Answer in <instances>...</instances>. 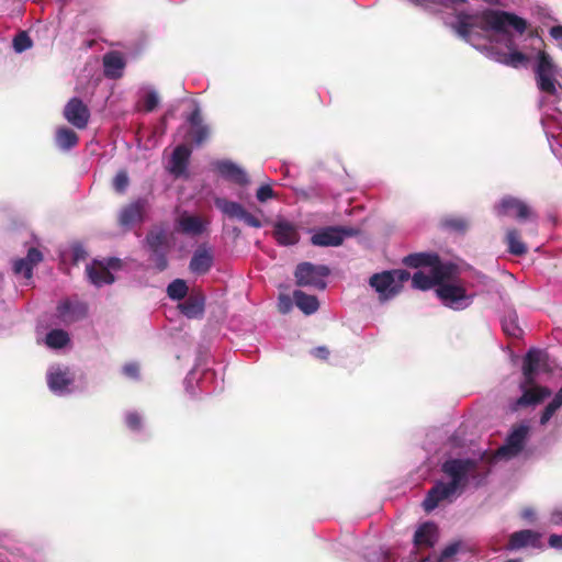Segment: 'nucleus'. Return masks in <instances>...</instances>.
I'll list each match as a JSON object with an SVG mask.
<instances>
[{
    "label": "nucleus",
    "mask_w": 562,
    "mask_h": 562,
    "mask_svg": "<svg viewBox=\"0 0 562 562\" xmlns=\"http://www.w3.org/2000/svg\"><path fill=\"white\" fill-rule=\"evenodd\" d=\"M477 468L479 462L473 459L446 460L441 465V471L450 477V482L438 481L428 491L423 502L425 512H432L442 501L450 498L458 491L462 492L467 487L470 477L475 479L477 476Z\"/></svg>",
    "instance_id": "f257e3e1"
},
{
    "label": "nucleus",
    "mask_w": 562,
    "mask_h": 562,
    "mask_svg": "<svg viewBox=\"0 0 562 562\" xmlns=\"http://www.w3.org/2000/svg\"><path fill=\"white\" fill-rule=\"evenodd\" d=\"M507 26H513V30L521 35L526 32L528 22L512 12L487 9L481 15L460 13L452 29L460 37L469 42L474 29H480L484 32L492 31L496 34H506Z\"/></svg>",
    "instance_id": "f03ea898"
},
{
    "label": "nucleus",
    "mask_w": 562,
    "mask_h": 562,
    "mask_svg": "<svg viewBox=\"0 0 562 562\" xmlns=\"http://www.w3.org/2000/svg\"><path fill=\"white\" fill-rule=\"evenodd\" d=\"M535 74L539 90L547 94L554 95L557 93L555 83L558 68L551 56L544 50L538 53Z\"/></svg>",
    "instance_id": "7ed1b4c3"
},
{
    "label": "nucleus",
    "mask_w": 562,
    "mask_h": 562,
    "mask_svg": "<svg viewBox=\"0 0 562 562\" xmlns=\"http://www.w3.org/2000/svg\"><path fill=\"white\" fill-rule=\"evenodd\" d=\"M360 234L359 228L348 226H326L316 231L311 243L317 247H338L342 245L346 237H353Z\"/></svg>",
    "instance_id": "20e7f679"
},
{
    "label": "nucleus",
    "mask_w": 562,
    "mask_h": 562,
    "mask_svg": "<svg viewBox=\"0 0 562 562\" xmlns=\"http://www.w3.org/2000/svg\"><path fill=\"white\" fill-rule=\"evenodd\" d=\"M330 270L327 266L319 265L315 266L311 262H302L297 265L294 276L296 284L300 286H314L319 290L326 288V282L323 278L329 276Z\"/></svg>",
    "instance_id": "39448f33"
},
{
    "label": "nucleus",
    "mask_w": 562,
    "mask_h": 562,
    "mask_svg": "<svg viewBox=\"0 0 562 562\" xmlns=\"http://www.w3.org/2000/svg\"><path fill=\"white\" fill-rule=\"evenodd\" d=\"M494 210L497 216H510L518 222L536 218V214L527 203L510 195L504 196Z\"/></svg>",
    "instance_id": "423d86ee"
},
{
    "label": "nucleus",
    "mask_w": 562,
    "mask_h": 562,
    "mask_svg": "<svg viewBox=\"0 0 562 562\" xmlns=\"http://www.w3.org/2000/svg\"><path fill=\"white\" fill-rule=\"evenodd\" d=\"M529 427L527 425L514 426L505 443L497 449L496 457L510 459L518 456L525 447Z\"/></svg>",
    "instance_id": "0eeeda50"
},
{
    "label": "nucleus",
    "mask_w": 562,
    "mask_h": 562,
    "mask_svg": "<svg viewBox=\"0 0 562 562\" xmlns=\"http://www.w3.org/2000/svg\"><path fill=\"white\" fill-rule=\"evenodd\" d=\"M215 206L229 218H238L241 220L246 225L255 228H260L262 226L261 221L249 213L240 203L228 201L224 198H216Z\"/></svg>",
    "instance_id": "6e6552de"
},
{
    "label": "nucleus",
    "mask_w": 562,
    "mask_h": 562,
    "mask_svg": "<svg viewBox=\"0 0 562 562\" xmlns=\"http://www.w3.org/2000/svg\"><path fill=\"white\" fill-rule=\"evenodd\" d=\"M547 353L540 349H530L526 353L522 363L524 386L535 384L538 372L547 369Z\"/></svg>",
    "instance_id": "1a4fd4ad"
},
{
    "label": "nucleus",
    "mask_w": 562,
    "mask_h": 562,
    "mask_svg": "<svg viewBox=\"0 0 562 562\" xmlns=\"http://www.w3.org/2000/svg\"><path fill=\"white\" fill-rule=\"evenodd\" d=\"M438 297L442 303L451 308L459 310L469 305L470 296L467 295L465 289L453 283L440 284L436 289Z\"/></svg>",
    "instance_id": "9d476101"
},
{
    "label": "nucleus",
    "mask_w": 562,
    "mask_h": 562,
    "mask_svg": "<svg viewBox=\"0 0 562 562\" xmlns=\"http://www.w3.org/2000/svg\"><path fill=\"white\" fill-rule=\"evenodd\" d=\"M65 119L75 127L83 130L90 119L88 106L79 98H71L64 108Z\"/></svg>",
    "instance_id": "9b49d317"
},
{
    "label": "nucleus",
    "mask_w": 562,
    "mask_h": 562,
    "mask_svg": "<svg viewBox=\"0 0 562 562\" xmlns=\"http://www.w3.org/2000/svg\"><path fill=\"white\" fill-rule=\"evenodd\" d=\"M439 539L438 526L432 521H425L418 526L414 533L413 543L417 551L434 548Z\"/></svg>",
    "instance_id": "f8f14e48"
},
{
    "label": "nucleus",
    "mask_w": 562,
    "mask_h": 562,
    "mask_svg": "<svg viewBox=\"0 0 562 562\" xmlns=\"http://www.w3.org/2000/svg\"><path fill=\"white\" fill-rule=\"evenodd\" d=\"M272 236L280 246H293L300 241L297 226L286 220L273 223Z\"/></svg>",
    "instance_id": "ddd939ff"
},
{
    "label": "nucleus",
    "mask_w": 562,
    "mask_h": 562,
    "mask_svg": "<svg viewBox=\"0 0 562 562\" xmlns=\"http://www.w3.org/2000/svg\"><path fill=\"white\" fill-rule=\"evenodd\" d=\"M369 283L384 300L395 296L400 292L401 288L398 283H395L394 273L391 271L373 274L370 278Z\"/></svg>",
    "instance_id": "4468645a"
},
{
    "label": "nucleus",
    "mask_w": 562,
    "mask_h": 562,
    "mask_svg": "<svg viewBox=\"0 0 562 562\" xmlns=\"http://www.w3.org/2000/svg\"><path fill=\"white\" fill-rule=\"evenodd\" d=\"M540 538L541 535L539 532L530 529H524L513 532L509 536L508 542L506 544V550L514 551L526 547L540 549L542 547Z\"/></svg>",
    "instance_id": "2eb2a0df"
},
{
    "label": "nucleus",
    "mask_w": 562,
    "mask_h": 562,
    "mask_svg": "<svg viewBox=\"0 0 562 562\" xmlns=\"http://www.w3.org/2000/svg\"><path fill=\"white\" fill-rule=\"evenodd\" d=\"M213 261L214 256L212 250L205 245H200L193 252L189 268L193 273L203 276L211 270Z\"/></svg>",
    "instance_id": "dca6fc26"
},
{
    "label": "nucleus",
    "mask_w": 562,
    "mask_h": 562,
    "mask_svg": "<svg viewBox=\"0 0 562 562\" xmlns=\"http://www.w3.org/2000/svg\"><path fill=\"white\" fill-rule=\"evenodd\" d=\"M57 317L64 323H72L83 318L88 308L85 303L65 300L57 305Z\"/></svg>",
    "instance_id": "f3484780"
},
{
    "label": "nucleus",
    "mask_w": 562,
    "mask_h": 562,
    "mask_svg": "<svg viewBox=\"0 0 562 562\" xmlns=\"http://www.w3.org/2000/svg\"><path fill=\"white\" fill-rule=\"evenodd\" d=\"M43 260V254L35 247H31L25 258L16 259L13 262V272L22 274L30 280L33 277V268Z\"/></svg>",
    "instance_id": "a211bd4d"
},
{
    "label": "nucleus",
    "mask_w": 562,
    "mask_h": 562,
    "mask_svg": "<svg viewBox=\"0 0 562 562\" xmlns=\"http://www.w3.org/2000/svg\"><path fill=\"white\" fill-rule=\"evenodd\" d=\"M191 149L184 145H178L170 157L168 170L175 177H181L187 172Z\"/></svg>",
    "instance_id": "6ab92c4d"
},
{
    "label": "nucleus",
    "mask_w": 562,
    "mask_h": 562,
    "mask_svg": "<svg viewBox=\"0 0 562 562\" xmlns=\"http://www.w3.org/2000/svg\"><path fill=\"white\" fill-rule=\"evenodd\" d=\"M86 272L90 282L99 288L104 284H112L115 281L114 276L111 271H108L102 260H93L87 266Z\"/></svg>",
    "instance_id": "aec40b11"
},
{
    "label": "nucleus",
    "mask_w": 562,
    "mask_h": 562,
    "mask_svg": "<svg viewBox=\"0 0 562 562\" xmlns=\"http://www.w3.org/2000/svg\"><path fill=\"white\" fill-rule=\"evenodd\" d=\"M205 296L201 292H192L179 304L181 313L188 318H200L204 314Z\"/></svg>",
    "instance_id": "412c9836"
},
{
    "label": "nucleus",
    "mask_w": 562,
    "mask_h": 562,
    "mask_svg": "<svg viewBox=\"0 0 562 562\" xmlns=\"http://www.w3.org/2000/svg\"><path fill=\"white\" fill-rule=\"evenodd\" d=\"M215 169L223 178L233 181L236 184L245 186L248 183V177L246 172L229 160L216 161Z\"/></svg>",
    "instance_id": "4be33fe9"
},
{
    "label": "nucleus",
    "mask_w": 562,
    "mask_h": 562,
    "mask_svg": "<svg viewBox=\"0 0 562 562\" xmlns=\"http://www.w3.org/2000/svg\"><path fill=\"white\" fill-rule=\"evenodd\" d=\"M521 389L524 390V393L516 402L518 406L536 405L551 395V391L548 387L536 385V383L524 386L522 382Z\"/></svg>",
    "instance_id": "5701e85b"
},
{
    "label": "nucleus",
    "mask_w": 562,
    "mask_h": 562,
    "mask_svg": "<svg viewBox=\"0 0 562 562\" xmlns=\"http://www.w3.org/2000/svg\"><path fill=\"white\" fill-rule=\"evenodd\" d=\"M145 209V201L138 200L124 206L119 216L121 226L130 227L143 221V213Z\"/></svg>",
    "instance_id": "b1692460"
},
{
    "label": "nucleus",
    "mask_w": 562,
    "mask_h": 562,
    "mask_svg": "<svg viewBox=\"0 0 562 562\" xmlns=\"http://www.w3.org/2000/svg\"><path fill=\"white\" fill-rule=\"evenodd\" d=\"M104 75L111 79H119L123 76L125 60L121 53L110 52L103 56Z\"/></svg>",
    "instance_id": "393cba45"
},
{
    "label": "nucleus",
    "mask_w": 562,
    "mask_h": 562,
    "mask_svg": "<svg viewBox=\"0 0 562 562\" xmlns=\"http://www.w3.org/2000/svg\"><path fill=\"white\" fill-rule=\"evenodd\" d=\"M179 232L187 235L198 236L205 229V224L200 216L182 215L178 221Z\"/></svg>",
    "instance_id": "a878e982"
},
{
    "label": "nucleus",
    "mask_w": 562,
    "mask_h": 562,
    "mask_svg": "<svg viewBox=\"0 0 562 562\" xmlns=\"http://www.w3.org/2000/svg\"><path fill=\"white\" fill-rule=\"evenodd\" d=\"M293 300L295 305L306 315L315 313L319 307L318 300L315 295L306 294L301 290L293 292Z\"/></svg>",
    "instance_id": "bb28decb"
},
{
    "label": "nucleus",
    "mask_w": 562,
    "mask_h": 562,
    "mask_svg": "<svg viewBox=\"0 0 562 562\" xmlns=\"http://www.w3.org/2000/svg\"><path fill=\"white\" fill-rule=\"evenodd\" d=\"M505 243L508 251L515 256H524L527 254L528 248L520 238V233L516 228H509L505 235Z\"/></svg>",
    "instance_id": "cd10ccee"
},
{
    "label": "nucleus",
    "mask_w": 562,
    "mask_h": 562,
    "mask_svg": "<svg viewBox=\"0 0 562 562\" xmlns=\"http://www.w3.org/2000/svg\"><path fill=\"white\" fill-rule=\"evenodd\" d=\"M72 381L74 379L70 376L69 372L60 369L50 372L47 376L48 386L54 392L65 391Z\"/></svg>",
    "instance_id": "c85d7f7f"
},
{
    "label": "nucleus",
    "mask_w": 562,
    "mask_h": 562,
    "mask_svg": "<svg viewBox=\"0 0 562 562\" xmlns=\"http://www.w3.org/2000/svg\"><path fill=\"white\" fill-rule=\"evenodd\" d=\"M495 60L513 68H519L528 63V56L519 50H513L509 53L496 52Z\"/></svg>",
    "instance_id": "c756f323"
},
{
    "label": "nucleus",
    "mask_w": 562,
    "mask_h": 562,
    "mask_svg": "<svg viewBox=\"0 0 562 562\" xmlns=\"http://www.w3.org/2000/svg\"><path fill=\"white\" fill-rule=\"evenodd\" d=\"M403 262L411 268L430 267V265L438 262L437 254L417 252L406 256Z\"/></svg>",
    "instance_id": "7c9ffc66"
},
{
    "label": "nucleus",
    "mask_w": 562,
    "mask_h": 562,
    "mask_svg": "<svg viewBox=\"0 0 562 562\" xmlns=\"http://www.w3.org/2000/svg\"><path fill=\"white\" fill-rule=\"evenodd\" d=\"M55 138H56L57 146L65 150L75 147L79 142V137H78L77 133L75 131H72L71 128H68L65 126L59 127L56 131Z\"/></svg>",
    "instance_id": "2f4dec72"
},
{
    "label": "nucleus",
    "mask_w": 562,
    "mask_h": 562,
    "mask_svg": "<svg viewBox=\"0 0 562 562\" xmlns=\"http://www.w3.org/2000/svg\"><path fill=\"white\" fill-rule=\"evenodd\" d=\"M452 274V266L451 265H443L440 261V258L438 257V262L430 265V277L434 279V284L437 285V288L440 284H445L443 282L446 279H449Z\"/></svg>",
    "instance_id": "473e14b6"
},
{
    "label": "nucleus",
    "mask_w": 562,
    "mask_h": 562,
    "mask_svg": "<svg viewBox=\"0 0 562 562\" xmlns=\"http://www.w3.org/2000/svg\"><path fill=\"white\" fill-rule=\"evenodd\" d=\"M441 226L450 232L463 234L469 228V222L461 216H447L442 218Z\"/></svg>",
    "instance_id": "72a5a7b5"
},
{
    "label": "nucleus",
    "mask_w": 562,
    "mask_h": 562,
    "mask_svg": "<svg viewBox=\"0 0 562 562\" xmlns=\"http://www.w3.org/2000/svg\"><path fill=\"white\" fill-rule=\"evenodd\" d=\"M146 243L151 251L165 250L167 236L164 231H150L146 236Z\"/></svg>",
    "instance_id": "f704fd0d"
},
{
    "label": "nucleus",
    "mask_w": 562,
    "mask_h": 562,
    "mask_svg": "<svg viewBox=\"0 0 562 562\" xmlns=\"http://www.w3.org/2000/svg\"><path fill=\"white\" fill-rule=\"evenodd\" d=\"M69 341L68 334L63 329H53L46 335V344L50 348H63Z\"/></svg>",
    "instance_id": "c9c22d12"
},
{
    "label": "nucleus",
    "mask_w": 562,
    "mask_h": 562,
    "mask_svg": "<svg viewBox=\"0 0 562 562\" xmlns=\"http://www.w3.org/2000/svg\"><path fill=\"white\" fill-rule=\"evenodd\" d=\"M188 285L184 280L176 279L167 288V294L171 300L180 301L188 294Z\"/></svg>",
    "instance_id": "e433bc0d"
},
{
    "label": "nucleus",
    "mask_w": 562,
    "mask_h": 562,
    "mask_svg": "<svg viewBox=\"0 0 562 562\" xmlns=\"http://www.w3.org/2000/svg\"><path fill=\"white\" fill-rule=\"evenodd\" d=\"M210 127L207 125L191 127L188 136L192 144L202 146L210 138Z\"/></svg>",
    "instance_id": "4c0bfd02"
},
{
    "label": "nucleus",
    "mask_w": 562,
    "mask_h": 562,
    "mask_svg": "<svg viewBox=\"0 0 562 562\" xmlns=\"http://www.w3.org/2000/svg\"><path fill=\"white\" fill-rule=\"evenodd\" d=\"M502 328L509 337L518 338L521 335V329L518 326L517 317L515 315H509L508 317L503 318Z\"/></svg>",
    "instance_id": "58836bf2"
},
{
    "label": "nucleus",
    "mask_w": 562,
    "mask_h": 562,
    "mask_svg": "<svg viewBox=\"0 0 562 562\" xmlns=\"http://www.w3.org/2000/svg\"><path fill=\"white\" fill-rule=\"evenodd\" d=\"M412 285L413 288L419 290H428L435 286L434 279H431L430 274H426L423 271H417L414 273L412 278Z\"/></svg>",
    "instance_id": "ea45409f"
},
{
    "label": "nucleus",
    "mask_w": 562,
    "mask_h": 562,
    "mask_svg": "<svg viewBox=\"0 0 562 562\" xmlns=\"http://www.w3.org/2000/svg\"><path fill=\"white\" fill-rule=\"evenodd\" d=\"M33 42L26 32L18 33L13 38V48L16 53H22L31 48Z\"/></svg>",
    "instance_id": "a19ab883"
},
{
    "label": "nucleus",
    "mask_w": 562,
    "mask_h": 562,
    "mask_svg": "<svg viewBox=\"0 0 562 562\" xmlns=\"http://www.w3.org/2000/svg\"><path fill=\"white\" fill-rule=\"evenodd\" d=\"M459 550L460 542L450 543L435 559V562H453V558L459 552Z\"/></svg>",
    "instance_id": "79ce46f5"
},
{
    "label": "nucleus",
    "mask_w": 562,
    "mask_h": 562,
    "mask_svg": "<svg viewBox=\"0 0 562 562\" xmlns=\"http://www.w3.org/2000/svg\"><path fill=\"white\" fill-rule=\"evenodd\" d=\"M128 184H130V179H128L127 172L125 170L119 171L112 181L113 189L117 193H124L125 190L127 189Z\"/></svg>",
    "instance_id": "37998d69"
},
{
    "label": "nucleus",
    "mask_w": 562,
    "mask_h": 562,
    "mask_svg": "<svg viewBox=\"0 0 562 562\" xmlns=\"http://www.w3.org/2000/svg\"><path fill=\"white\" fill-rule=\"evenodd\" d=\"M151 260L158 271H164L168 267V259L165 250L151 251Z\"/></svg>",
    "instance_id": "c03bdc74"
},
{
    "label": "nucleus",
    "mask_w": 562,
    "mask_h": 562,
    "mask_svg": "<svg viewBox=\"0 0 562 562\" xmlns=\"http://www.w3.org/2000/svg\"><path fill=\"white\" fill-rule=\"evenodd\" d=\"M125 423L126 426L133 431H137L142 428V417L137 412L127 413Z\"/></svg>",
    "instance_id": "a18cd8bd"
},
{
    "label": "nucleus",
    "mask_w": 562,
    "mask_h": 562,
    "mask_svg": "<svg viewBox=\"0 0 562 562\" xmlns=\"http://www.w3.org/2000/svg\"><path fill=\"white\" fill-rule=\"evenodd\" d=\"M159 103L158 94L155 91H149L144 99V110L153 112Z\"/></svg>",
    "instance_id": "49530a36"
},
{
    "label": "nucleus",
    "mask_w": 562,
    "mask_h": 562,
    "mask_svg": "<svg viewBox=\"0 0 562 562\" xmlns=\"http://www.w3.org/2000/svg\"><path fill=\"white\" fill-rule=\"evenodd\" d=\"M274 196V191L272 190L271 186L263 184L259 187V189L256 192V198L260 202H266L269 199H272Z\"/></svg>",
    "instance_id": "de8ad7c7"
},
{
    "label": "nucleus",
    "mask_w": 562,
    "mask_h": 562,
    "mask_svg": "<svg viewBox=\"0 0 562 562\" xmlns=\"http://www.w3.org/2000/svg\"><path fill=\"white\" fill-rule=\"evenodd\" d=\"M559 407L551 401L543 409L540 416V424L546 425L551 419V417L555 414Z\"/></svg>",
    "instance_id": "09e8293b"
},
{
    "label": "nucleus",
    "mask_w": 562,
    "mask_h": 562,
    "mask_svg": "<svg viewBox=\"0 0 562 562\" xmlns=\"http://www.w3.org/2000/svg\"><path fill=\"white\" fill-rule=\"evenodd\" d=\"M279 311L283 314H286L291 311L292 308V300L289 295H285V294H281L279 296Z\"/></svg>",
    "instance_id": "8fccbe9b"
},
{
    "label": "nucleus",
    "mask_w": 562,
    "mask_h": 562,
    "mask_svg": "<svg viewBox=\"0 0 562 562\" xmlns=\"http://www.w3.org/2000/svg\"><path fill=\"white\" fill-rule=\"evenodd\" d=\"M123 373L132 379H137L139 375V367L135 362L126 363L123 367Z\"/></svg>",
    "instance_id": "3c124183"
},
{
    "label": "nucleus",
    "mask_w": 562,
    "mask_h": 562,
    "mask_svg": "<svg viewBox=\"0 0 562 562\" xmlns=\"http://www.w3.org/2000/svg\"><path fill=\"white\" fill-rule=\"evenodd\" d=\"M189 123L191 124V127L194 126H203L202 116L199 109H195L188 119Z\"/></svg>",
    "instance_id": "603ef678"
},
{
    "label": "nucleus",
    "mask_w": 562,
    "mask_h": 562,
    "mask_svg": "<svg viewBox=\"0 0 562 562\" xmlns=\"http://www.w3.org/2000/svg\"><path fill=\"white\" fill-rule=\"evenodd\" d=\"M104 262V266H106L108 271L111 270H119L122 267V261L119 258L111 257L106 258L105 260H102Z\"/></svg>",
    "instance_id": "864d4df0"
},
{
    "label": "nucleus",
    "mask_w": 562,
    "mask_h": 562,
    "mask_svg": "<svg viewBox=\"0 0 562 562\" xmlns=\"http://www.w3.org/2000/svg\"><path fill=\"white\" fill-rule=\"evenodd\" d=\"M548 543L553 549L562 550V533L561 535H557V533L550 535V537L548 539Z\"/></svg>",
    "instance_id": "5fc2aeb1"
},
{
    "label": "nucleus",
    "mask_w": 562,
    "mask_h": 562,
    "mask_svg": "<svg viewBox=\"0 0 562 562\" xmlns=\"http://www.w3.org/2000/svg\"><path fill=\"white\" fill-rule=\"evenodd\" d=\"M312 353L316 358L322 359V360H327L329 357V350L325 346H319V347L314 348Z\"/></svg>",
    "instance_id": "6e6d98bb"
},
{
    "label": "nucleus",
    "mask_w": 562,
    "mask_h": 562,
    "mask_svg": "<svg viewBox=\"0 0 562 562\" xmlns=\"http://www.w3.org/2000/svg\"><path fill=\"white\" fill-rule=\"evenodd\" d=\"M509 29H513V26H507V33L503 34L505 36V46L509 52L516 50L515 49V42L513 38V35L509 32Z\"/></svg>",
    "instance_id": "4d7b16f0"
},
{
    "label": "nucleus",
    "mask_w": 562,
    "mask_h": 562,
    "mask_svg": "<svg viewBox=\"0 0 562 562\" xmlns=\"http://www.w3.org/2000/svg\"><path fill=\"white\" fill-rule=\"evenodd\" d=\"M391 272L394 273L395 282L396 281L404 282L411 278L409 272H407L406 270H395V271H391Z\"/></svg>",
    "instance_id": "13d9d810"
},
{
    "label": "nucleus",
    "mask_w": 562,
    "mask_h": 562,
    "mask_svg": "<svg viewBox=\"0 0 562 562\" xmlns=\"http://www.w3.org/2000/svg\"><path fill=\"white\" fill-rule=\"evenodd\" d=\"M550 35L557 41H562V25H555L550 29Z\"/></svg>",
    "instance_id": "bf43d9fd"
},
{
    "label": "nucleus",
    "mask_w": 562,
    "mask_h": 562,
    "mask_svg": "<svg viewBox=\"0 0 562 562\" xmlns=\"http://www.w3.org/2000/svg\"><path fill=\"white\" fill-rule=\"evenodd\" d=\"M550 521L553 525H562V512L555 510L551 514Z\"/></svg>",
    "instance_id": "052dcab7"
},
{
    "label": "nucleus",
    "mask_w": 562,
    "mask_h": 562,
    "mask_svg": "<svg viewBox=\"0 0 562 562\" xmlns=\"http://www.w3.org/2000/svg\"><path fill=\"white\" fill-rule=\"evenodd\" d=\"M86 252L81 247H76L74 250V259L75 261H79L80 259H85Z\"/></svg>",
    "instance_id": "680f3d73"
},
{
    "label": "nucleus",
    "mask_w": 562,
    "mask_h": 562,
    "mask_svg": "<svg viewBox=\"0 0 562 562\" xmlns=\"http://www.w3.org/2000/svg\"><path fill=\"white\" fill-rule=\"evenodd\" d=\"M552 402L560 408L562 406V385L561 389L554 395Z\"/></svg>",
    "instance_id": "e2e57ef3"
},
{
    "label": "nucleus",
    "mask_w": 562,
    "mask_h": 562,
    "mask_svg": "<svg viewBox=\"0 0 562 562\" xmlns=\"http://www.w3.org/2000/svg\"><path fill=\"white\" fill-rule=\"evenodd\" d=\"M535 516V513L531 508H525L522 512H521V517L525 518V519H532Z\"/></svg>",
    "instance_id": "0e129e2a"
},
{
    "label": "nucleus",
    "mask_w": 562,
    "mask_h": 562,
    "mask_svg": "<svg viewBox=\"0 0 562 562\" xmlns=\"http://www.w3.org/2000/svg\"><path fill=\"white\" fill-rule=\"evenodd\" d=\"M233 232H234V234H235L236 236H239V234H240V231H239L238 228H234V231H233Z\"/></svg>",
    "instance_id": "69168bd1"
}]
</instances>
